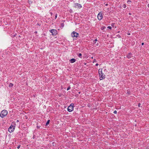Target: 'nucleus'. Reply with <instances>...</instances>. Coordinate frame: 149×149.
I'll list each match as a JSON object with an SVG mask.
<instances>
[{"label": "nucleus", "instance_id": "1", "mask_svg": "<svg viewBox=\"0 0 149 149\" xmlns=\"http://www.w3.org/2000/svg\"><path fill=\"white\" fill-rule=\"evenodd\" d=\"M7 114L8 111L6 110H4L1 111L0 116L1 118H3L6 116Z\"/></svg>", "mask_w": 149, "mask_h": 149}, {"label": "nucleus", "instance_id": "2", "mask_svg": "<svg viewBox=\"0 0 149 149\" xmlns=\"http://www.w3.org/2000/svg\"><path fill=\"white\" fill-rule=\"evenodd\" d=\"M79 34L73 31L71 33V36L72 38H76L78 37Z\"/></svg>", "mask_w": 149, "mask_h": 149}, {"label": "nucleus", "instance_id": "3", "mask_svg": "<svg viewBox=\"0 0 149 149\" xmlns=\"http://www.w3.org/2000/svg\"><path fill=\"white\" fill-rule=\"evenodd\" d=\"M73 104H71L70 106H69L68 108V111L70 112H71L73 109Z\"/></svg>", "mask_w": 149, "mask_h": 149}, {"label": "nucleus", "instance_id": "4", "mask_svg": "<svg viewBox=\"0 0 149 149\" xmlns=\"http://www.w3.org/2000/svg\"><path fill=\"white\" fill-rule=\"evenodd\" d=\"M15 126L11 125L8 129V131L10 132H12L13 131L15 130Z\"/></svg>", "mask_w": 149, "mask_h": 149}, {"label": "nucleus", "instance_id": "5", "mask_svg": "<svg viewBox=\"0 0 149 149\" xmlns=\"http://www.w3.org/2000/svg\"><path fill=\"white\" fill-rule=\"evenodd\" d=\"M49 31L53 35H56L57 34V31L56 29H51Z\"/></svg>", "mask_w": 149, "mask_h": 149}, {"label": "nucleus", "instance_id": "6", "mask_svg": "<svg viewBox=\"0 0 149 149\" xmlns=\"http://www.w3.org/2000/svg\"><path fill=\"white\" fill-rule=\"evenodd\" d=\"M97 18L99 20H101L102 19V14L100 13H98V15H97Z\"/></svg>", "mask_w": 149, "mask_h": 149}, {"label": "nucleus", "instance_id": "7", "mask_svg": "<svg viewBox=\"0 0 149 149\" xmlns=\"http://www.w3.org/2000/svg\"><path fill=\"white\" fill-rule=\"evenodd\" d=\"M100 80H102L105 78V75L103 73L100 74Z\"/></svg>", "mask_w": 149, "mask_h": 149}, {"label": "nucleus", "instance_id": "8", "mask_svg": "<svg viewBox=\"0 0 149 149\" xmlns=\"http://www.w3.org/2000/svg\"><path fill=\"white\" fill-rule=\"evenodd\" d=\"M75 8H81L82 7V6L80 4L78 3H75Z\"/></svg>", "mask_w": 149, "mask_h": 149}, {"label": "nucleus", "instance_id": "9", "mask_svg": "<svg viewBox=\"0 0 149 149\" xmlns=\"http://www.w3.org/2000/svg\"><path fill=\"white\" fill-rule=\"evenodd\" d=\"M132 54L131 53H130L127 56V58H130L132 56Z\"/></svg>", "mask_w": 149, "mask_h": 149}, {"label": "nucleus", "instance_id": "10", "mask_svg": "<svg viewBox=\"0 0 149 149\" xmlns=\"http://www.w3.org/2000/svg\"><path fill=\"white\" fill-rule=\"evenodd\" d=\"M70 62L72 63H74L76 61V59L74 58H72L70 61Z\"/></svg>", "mask_w": 149, "mask_h": 149}, {"label": "nucleus", "instance_id": "11", "mask_svg": "<svg viewBox=\"0 0 149 149\" xmlns=\"http://www.w3.org/2000/svg\"><path fill=\"white\" fill-rule=\"evenodd\" d=\"M102 69H100L99 70V74H101L102 73Z\"/></svg>", "mask_w": 149, "mask_h": 149}, {"label": "nucleus", "instance_id": "12", "mask_svg": "<svg viewBox=\"0 0 149 149\" xmlns=\"http://www.w3.org/2000/svg\"><path fill=\"white\" fill-rule=\"evenodd\" d=\"M13 84L10 83L9 84V87H13Z\"/></svg>", "mask_w": 149, "mask_h": 149}, {"label": "nucleus", "instance_id": "13", "mask_svg": "<svg viewBox=\"0 0 149 149\" xmlns=\"http://www.w3.org/2000/svg\"><path fill=\"white\" fill-rule=\"evenodd\" d=\"M97 41V39H96L95 40H94L93 41V43L94 44H96Z\"/></svg>", "mask_w": 149, "mask_h": 149}, {"label": "nucleus", "instance_id": "14", "mask_svg": "<svg viewBox=\"0 0 149 149\" xmlns=\"http://www.w3.org/2000/svg\"><path fill=\"white\" fill-rule=\"evenodd\" d=\"M78 56L80 58H81L82 57V54L81 53L79 54Z\"/></svg>", "mask_w": 149, "mask_h": 149}, {"label": "nucleus", "instance_id": "15", "mask_svg": "<svg viewBox=\"0 0 149 149\" xmlns=\"http://www.w3.org/2000/svg\"><path fill=\"white\" fill-rule=\"evenodd\" d=\"M49 122H50V120H48V121H47L46 123V125H48V124L49 123Z\"/></svg>", "mask_w": 149, "mask_h": 149}, {"label": "nucleus", "instance_id": "16", "mask_svg": "<svg viewBox=\"0 0 149 149\" xmlns=\"http://www.w3.org/2000/svg\"><path fill=\"white\" fill-rule=\"evenodd\" d=\"M131 2V1L130 0H128L127 1V3L128 4H130Z\"/></svg>", "mask_w": 149, "mask_h": 149}, {"label": "nucleus", "instance_id": "17", "mask_svg": "<svg viewBox=\"0 0 149 149\" xmlns=\"http://www.w3.org/2000/svg\"><path fill=\"white\" fill-rule=\"evenodd\" d=\"M126 7V5L125 4H124L123 6V7L124 8H125Z\"/></svg>", "mask_w": 149, "mask_h": 149}, {"label": "nucleus", "instance_id": "18", "mask_svg": "<svg viewBox=\"0 0 149 149\" xmlns=\"http://www.w3.org/2000/svg\"><path fill=\"white\" fill-rule=\"evenodd\" d=\"M20 146H21L20 145H18V146H17V148L18 149H19V148H20Z\"/></svg>", "mask_w": 149, "mask_h": 149}, {"label": "nucleus", "instance_id": "19", "mask_svg": "<svg viewBox=\"0 0 149 149\" xmlns=\"http://www.w3.org/2000/svg\"><path fill=\"white\" fill-rule=\"evenodd\" d=\"M61 25L62 27H63L64 26V24L63 23H62L61 24Z\"/></svg>", "mask_w": 149, "mask_h": 149}, {"label": "nucleus", "instance_id": "20", "mask_svg": "<svg viewBox=\"0 0 149 149\" xmlns=\"http://www.w3.org/2000/svg\"><path fill=\"white\" fill-rule=\"evenodd\" d=\"M117 111L116 110H115L113 112V113L114 114H116L117 113Z\"/></svg>", "mask_w": 149, "mask_h": 149}, {"label": "nucleus", "instance_id": "21", "mask_svg": "<svg viewBox=\"0 0 149 149\" xmlns=\"http://www.w3.org/2000/svg\"><path fill=\"white\" fill-rule=\"evenodd\" d=\"M107 28L109 29H111V27L110 26H108Z\"/></svg>", "mask_w": 149, "mask_h": 149}, {"label": "nucleus", "instance_id": "22", "mask_svg": "<svg viewBox=\"0 0 149 149\" xmlns=\"http://www.w3.org/2000/svg\"><path fill=\"white\" fill-rule=\"evenodd\" d=\"M57 14H56L55 16V19H56L57 17Z\"/></svg>", "mask_w": 149, "mask_h": 149}, {"label": "nucleus", "instance_id": "23", "mask_svg": "<svg viewBox=\"0 0 149 149\" xmlns=\"http://www.w3.org/2000/svg\"><path fill=\"white\" fill-rule=\"evenodd\" d=\"M70 88V87H68V88L67 89V90L68 91L69 90Z\"/></svg>", "mask_w": 149, "mask_h": 149}, {"label": "nucleus", "instance_id": "24", "mask_svg": "<svg viewBox=\"0 0 149 149\" xmlns=\"http://www.w3.org/2000/svg\"><path fill=\"white\" fill-rule=\"evenodd\" d=\"M96 62V60L95 59H94L93 61V63H94V62Z\"/></svg>", "mask_w": 149, "mask_h": 149}, {"label": "nucleus", "instance_id": "25", "mask_svg": "<svg viewBox=\"0 0 149 149\" xmlns=\"http://www.w3.org/2000/svg\"><path fill=\"white\" fill-rule=\"evenodd\" d=\"M141 105V104L140 103H139L138 104V106L139 107H140V106Z\"/></svg>", "mask_w": 149, "mask_h": 149}, {"label": "nucleus", "instance_id": "26", "mask_svg": "<svg viewBox=\"0 0 149 149\" xmlns=\"http://www.w3.org/2000/svg\"><path fill=\"white\" fill-rule=\"evenodd\" d=\"M98 45V43L97 42L96 44V45L97 46Z\"/></svg>", "mask_w": 149, "mask_h": 149}, {"label": "nucleus", "instance_id": "27", "mask_svg": "<svg viewBox=\"0 0 149 149\" xmlns=\"http://www.w3.org/2000/svg\"><path fill=\"white\" fill-rule=\"evenodd\" d=\"M98 65V63H97V64H96L95 65L96 66H97Z\"/></svg>", "mask_w": 149, "mask_h": 149}, {"label": "nucleus", "instance_id": "28", "mask_svg": "<svg viewBox=\"0 0 149 149\" xmlns=\"http://www.w3.org/2000/svg\"><path fill=\"white\" fill-rule=\"evenodd\" d=\"M37 128H39V127L38 126H37Z\"/></svg>", "mask_w": 149, "mask_h": 149}, {"label": "nucleus", "instance_id": "29", "mask_svg": "<svg viewBox=\"0 0 149 149\" xmlns=\"http://www.w3.org/2000/svg\"><path fill=\"white\" fill-rule=\"evenodd\" d=\"M19 122V120H17V122Z\"/></svg>", "mask_w": 149, "mask_h": 149}, {"label": "nucleus", "instance_id": "30", "mask_svg": "<svg viewBox=\"0 0 149 149\" xmlns=\"http://www.w3.org/2000/svg\"><path fill=\"white\" fill-rule=\"evenodd\" d=\"M141 44H142V45H144V43L143 42V43H142Z\"/></svg>", "mask_w": 149, "mask_h": 149}, {"label": "nucleus", "instance_id": "31", "mask_svg": "<svg viewBox=\"0 0 149 149\" xmlns=\"http://www.w3.org/2000/svg\"><path fill=\"white\" fill-rule=\"evenodd\" d=\"M148 7H149V4H148Z\"/></svg>", "mask_w": 149, "mask_h": 149}, {"label": "nucleus", "instance_id": "32", "mask_svg": "<svg viewBox=\"0 0 149 149\" xmlns=\"http://www.w3.org/2000/svg\"><path fill=\"white\" fill-rule=\"evenodd\" d=\"M129 15H131V14L130 13H129Z\"/></svg>", "mask_w": 149, "mask_h": 149}, {"label": "nucleus", "instance_id": "33", "mask_svg": "<svg viewBox=\"0 0 149 149\" xmlns=\"http://www.w3.org/2000/svg\"><path fill=\"white\" fill-rule=\"evenodd\" d=\"M106 6H107V4H106Z\"/></svg>", "mask_w": 149, "mask_h": 149}]
</instances>
